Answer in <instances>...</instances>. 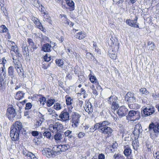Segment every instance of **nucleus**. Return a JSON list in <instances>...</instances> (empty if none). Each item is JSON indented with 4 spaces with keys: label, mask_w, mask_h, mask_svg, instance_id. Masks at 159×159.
I'll return each instance as SVG.
<instances>
[{
    "label": "nucleus",
    "mask_w": 159,
    "mask_h": 159,
    "mask_svg": "<svg viewBox=\"0 0 159 159\" xmlns=\"http://www.w3.org/2000/svg\"><path fill=\"white\" fill-rule=\"evenodd\" d=\"M29 157H30V159H38L35 155L32 152L30 153L29 154Z\"/></svg>",
    "instance_id": "bf43d9fd"
},
{
    "label": "nucleus",
    "mask_w": 159,
    "mask_h": 159,
    "mask_svg": "<svg viewBox=\"0 0 159 159\" xmlns=\"http://www.w3.org/2000/svg\"><path fill=\"white\" fill-rule=\"evenodd\" d=\"M8 30V29L6 26L4 25H2L0 27V32L1 33H3L7 32Z\"/></svg>",
    "instance_id": "58836bf2"
},
{
    "label": "nucleus",
    "mask_w": 159,
    "mask_h": 159,
    "mask_svg": "<svg viewBox=\"0 0 159 159\" xmlns=\"http://www.w3.org/2000/svg\"><path fill=\"white\" fill-rule=\"evenodd\" d=\"M7 62V60L5 57L2 58L0 61V89H2V87L3 90L4 89V80L6 76L5 64Z\"/></svg>",
    "instance_id": "7ed1b4c3"
},
{
    "label": "nucleus",
    "mask_w": 159,
    "mask_h": 159,
    "mask_svg": "<svg viewBox=\"0 0 159 159\" xmlns=\"http://www.w3.org/2000/svg\"><path fill=\"white\" fill-rule=\"evenodd\" d=\"M85 77L83 75L79 76V80L81 82H83L85 80Z\"/></svg>",
    "instance_id": "052dcab7"
},
{
    "label": "nucleus",
    "mask_w": 159,
    "mask_h": 159,
    "mask_svg": "<svg viewBox=\"0 0 159 159\" xmlns=\"http://www.w3.org/2000/svg\"><path fill=\"white\" fill-rule=\"evenodd\" d=\"M109 56L113 59H116V56L115 54H110Z\"/></svg>",
    "instance_id": "774afa93"
},
{
    "label": "nucleus",
    "mask_w": 159,
    "mask_h": 159,
    "mask_svg": "<svg viewBox=\"0 0 159 159\" xmlns=\"http://www.w3.org/2000/svg\"><path fill=\"white\" fill-rule=\"evenodd\" d=\"M66 99V103L67 105L71 106V108H73V107L71 106L72 103L73 102V100L72 98L68 96V95H66L65 97Z\"/></svg>",
    "instance_id": "a878e982"
},
{
    "label": "nucleus",
    "mask_w": 159,
    "mask_h": 159,
    "mask_svg": "<svg viewBox=\"0 0 159 159\" xmlns=\"http://www.w3.org/2000/svg\"><path fill=\"white\" fill-rule=\"evenodd\" d=\"M22 152L23 155L27 156H29V154L31 152H28L27 151L25 150H23Z\"/></svg>",
    "instance_id": "e2e57ef3"
},
{
    "label": "nucleus",
    "mask_w": 159,
    "mask_h": 159,
    "mask_svg": "<svg viewBox=\"0 0 159 159\" xmlns=\"http://www.w3.org/2000/svg\"><path fill=\"white\" fill-rule=\"evenodd\" d=\"M155 108L153 106L147 107L141 111V115L144 117L150 116L155 112Z\"/></svg>",
    "instance_id": "423d86ee"
},
{
    "label": "nucleus",
    "mask_w": 159,
    "mask_h": 159,
    "mask_svg": "<svg viewBox=\"0 0 159 159\" xmlns=\"http://www.w3.org/2000/svg\"><path fill=\"white\" fill-rule=\"evenodd\" d=\"M15 55L17 57V58H18V59H19L20 58H21V55L20 53L19 50H16V51L15 52Z\"/></svg>",
    "instance_id": "603ef678"
},
{
    "label": "nucleus",
    "mask_w": 159,
    "mask_h": 159,
    "mask_svg": "<svg viewBox=\"0 0 159 159\" xmlns=\"http://www.w3.org/2000/svg\"><path fill=\"white\" fill-rule=\"evenodd\" d=\"M140 92L142 94H145L146 95H148L149 92L145 88H142L140 89Z\"/></svg>",
    "instance_id": "a19ab883"
},
{
    "label": "nucleus",
    "mask_w": 159,
    "mask_h": 159,
    "mask_svg": "<svg viewBox=\"0 0 159 159\" xmlns=\"http://www.w3.org/2000/svg\"><path fill=\"white\" fill-rule=\"evenodd\" d=\"M142 128L140 124H138L136 125L134 128L133 132V134L136 136L139 135L140 133L141 132L142 130Z\"/></svg>",
    "instance_id": "dca6fc26"
},
{
    "label": "nucleus",
    "mask_w": 159,
    "mask_h": 159,
    "mask_svg": "<svg viewBox=\"0 0 159 159\" xmlns=\"http://www.w3.org/2000/svg\"><path fill=\"white\" fill-rule=\"evenodd\" d=\"M39 101L41 103L42 102V104L44 105L46 102V98L45 97L42 96L39 98Z\"/></svg>",
    "instance_id": "de8ad7c7"
},
{
    "label": "nucleus",
    "mask_w": 159,
    "mask_h": 159,
    "mask_svg": "<svg viewBox=\"0 0 159 159\" xmlns=\"http://www.w3.org/2000/svg\"><path fill=\"white\" fill-rule=\"evenodd\" d=\"M85 135V134L83 132H80L78 134L77 136L79 138H83Z\"/></svg>",
    "instance_id": "13d9d810"
},
{
    "label": "nucleus",
    "mask_w": 159,
    "mask_h": 159,
    "mask_svg": "<svg viewBox=\"0 0 159 159\" xmlns=\"http://www.w3.org/2000/svg\"><path fill=\"white\" fill-rule=\"evenodd\" d=\"M32 107V105L31 103L28 102L26 104V107L25 108V110H29Z\"/></svg>",
    "instance_id": "4d7b16f0"
},
{
    "label": "nucleus",
    "mask_w": 159,
    "mask_h": 159,
    "mask_svg": "<svg viewBox=\"0 0 159 159\" xmlns=\"http://www.w3.org/2000/svg\"><path fill=\"white\" fill-rule=\"evenodd\" d=\"M102 128L108 126V125L110 124V122L108 121H104L101 122Z\"/></svg>",
    "instance_id": "37998d69"
},
{
    "label": "nucleus",
    "mask_w": 159,
    "mask_h": 159,
    "mask_svg": "<svg viewBox=\"0 0 159 159\" xmlns=\"http://www.w3.org/2000/svg\"><path fill=\"white\" fill-rule=\"evenodd\" d=\"M152 96L154 98H159V93H153Z\"/></svg>",
    "instance_id": "69168bd1"
},
{
    "label": "nucleus",
    "mask_w": 159,
    "mask_h": 159,
    "mask_svg": "<svg viewBox=\"0 0 159 159\" xmlns=\"http://www.w3.org/2000/svg\"><path fill=\"white\" fill-rule=\"evenodd\" d=\"M43 136L47 138L50 139L51 136V132L48 130L47 129H45L43 133Z\"/></svg>",
    "instance_id": "c756f323"
},
{
    "label": "nucleus",
    "mask_w": 159,
    "mask_h": 159,
    "mask_svg": "<svg viewBox=\"0 0 159 159\" xmlns=\"http://www.w3.org/2000/svg\"><path fill=\"white\" fill-rule=\"evenodd\" d=\"M55 102L54 99H50L48 100L47 102V106L48 107H51L54 103Z\"/></svg>",
    "instance_id": "ea45409f"
},
{
    "label": "nucleus",
    "mask_w": 159,
    "mask_h": 159,
    "mask_svg": "<svg viewBox=\"0 0 159 159\" xmlns=\"http://www.w3.org/2000/svg\"><path fill=\"white\" fill-rule=\"evenodd\" d=\"M52 127L53 129L58 131L62 129L63 128V126L62 124L57 122L52 125Z\"/></svg>",
    "instance_id": "4be33fe9"
},
{
    "label": "nucleus",
    "mask_w": 159,
    "mask_h": 159,
    "mask_svg": "<svg viewBox=\"0 0 159 159\" xmlns=\"http://www.w3.org/2000/svg\"><path fill=\"white\" fill-rule=\"evenodd\" d=\"M132 145L134 149L136 150H137L138 145L136 141H133L132 143Z\"/></svg>",
    "instance_id": "5fc2aeb1"
},
{
    "label": "nucleus",
    "mask_w": 159,
    "mask_h": 159,
    "mask_svg": "<svg viewBox=\"0 0 159 159\" xmlns=\"http://www.w3.org/2000/svg\"><path fill=\"white\" fill-rule=\"evenodd\" d=\"M13 60V62L14 64L15 68H17L18 67H21V66L20 62L19 61V59L17 58V57L15 55L12 56L11 57Z\"/></svg>",
    "instance_id": "f3484780"
},
{
    "label": "nucleus",
    "mask_w": 159,
    "mask_h": 159,
    "mask_svg": "<svg viewBox=\"0 0 159 159\" xmlns=\"http://www.w3.org/2000/svg\"><path fill=\"white\" fill-rule=\"evenodd\" d=\"M86 56V58L90 60H92L93 58H94L93 55L90 53H87Z\"/></svg>",
    "instance_id": "09e8293b"
},
{
    "label": "nucleus",
    "mask_w": 159,
    "mask_h": 159,
    "mask_svg": "<svg viewBox=\"0 0 159 159\" xmlns=\"http://www.w3.org/2000/svg\"><path fill=\"white\" fill-rule=\"evenodd\" d=\"M152 131L154 133H159V123L154 124L153 123H152L150 124L148 127V131L151 133V132Z\"/></svg>",
    "instance_id": "9b49d317"
},
{
    "label": "nucleus",
    "mask_w": 159,
    "mask_h": 159,
    "mask_svg": "<svg viewBox=\"0 0 159 159\" xmlns=\"http://www.w3.org/2000/svg\"><path fill=\"white\" fill-rule=\"evenodd\" d=\"M138 17L135 16L134 20L127 19L126 20V23L129 26L134 28H139V23H137Z\"/></svg>",
    "instance_id": "9d476101"
},
{
    "label": "nucleus",
    "mask_w": 159,
    "mask_h": 159,
    "mask_svg": "<svg viewBox=\"0 0 159 159\" xmlns=\"http://www.w3.org/2000/svg\"><path fill=\"white\" fill-rule=\"evenodd\" d=\"M54 108L57 110H59L61 109L62 107V106L59 103H55L53 106Z\"/></svg>",
    "instance_id": "79ce46f5"
},
{
    "label": "nucleus",
    "mask_w": 159,
    "mask_h": 159,
    "mask_svg": "<svg viewBox=\"0 0 159 159\" xmlns=\"http://www.w3.org/2000/svg\"><path fill=\"white\" fill-rule=\"evenodd\" d=\"M125 101L128 102L129 107L130 109H135V106L137 104L134 103L136 102L135 94L131 92H128L125 96Z\"/></svg>",
    "instance_id": "20e7f679"
},
{
    "label": "nucleus",
    "mask_w": 159,
    "mask_h": 159,
    "mask_svg": "<svg viewBox=\"0 0 159 159\" xmlns=\"http://www.w3.org/2000/svg\"><path fill=\"white\" fill-rule=\"evenodd\" d=\"M117 146L118 144L116 143H113L109 148H110L111 152H114L115 151V149L117 148Z\"/></svg>",
    "instance_id": "72a5a7b5"
},
{
    "label": "nucleus",
    "mask_w": 159,
    "mask_h": 159,
    "mask_svg": "<svg viewBox=\"0 0 159 159\" xmlns=\"http://www.w3.org/2000/svg\"><path fill=\"white\" fill-rule=\"evenodd\" d=\"M43 20L44 22H47L50 24H52V21L50 17L49 18L44 17L43 19Z\"/></svg>",
    "instance_id": "864d4df0"
},
{
    "label": "nucleus",
    "mask_w": 159,
    "mask_h": 159,
    "mask_svg": "<svg viewBox=\"0 0 159 159\" xmlns=\"http://www.w3.org/2000/svg\"><path fill=\"white\" fill-rule=\"evenodd\" d=\"M101 129V133L102 134H107L108 137L111 136V134L113 131L112 129L109 126L103 127Z\"/></svg>",
    "instance_id": "4468645a"
},
{
    "label": "nucleus",
    "mask_w": 159,
    "mask_h": 159,
    "mask_svg": "<svg viewBox=\"0 0 159 159\" xmlns=\"http://www.w3.org/2000/svg\"><path fill=\"white\" fill-rule=\"evenodd\" d=\"M84 108L85 111L87 112L89 114H91L93 112V107L91 103L88 101H85V105Z\"/></svg>",
    "instance_id": "f8f14e48"
},
{
    "label": "nucleus",
    "mask_w": 159,
    "mask_h": 159,
    "mask_svg": "<svg viewBox=\"0 0 159 159\" xmlns=\"http://www.w3.org/2000/svg\"><path fill=\"white\" fill-rule=\"evenodd\" d=\"M8 75L11 78H14L15 76V72L14 67L12 66H10L8 68Z\"/></svg>",
    "instance_id": "a211bd4d"
},
{
    "label": "nucleus",
    "mask_w": 159,
    "mask_h": 159,
    "mask_svg": "<svg viewBox=\"0 0 159 159\" xmlns=\"http://www.w3.org/2000/svg\"><path fill=\"white\" fill-rule=\"evenodd\" d=\"M27 42L29 44L28 47L30 48L33 49V51H34L37 48L36 45L35 44L32 39L28 38L27 39Z\"/></svg>",
    "instance_id": "412c9836"
},
{
    "label": "nucleus",
    "mask_w": 159,
    "mask_h": 159,
    "mask_svg": "<svg viewBox=\"0 0 159 159\" xmlns=\"http://www.w3.org/2000/svg\"><path fill=\"white\" fill-rule=\"evenodd\" d=\"M70 20L66 18V17H65L62 19V22L63 23L66 24L67 25H69L70 24Z\"/></svg>",
    "instance_id": "3c124183"
},
{
    "label": "nucleus",
    "mask_w": 159,
    "mask_h": 159,
    "mask_svg": "<svg viewBox=\"0 0 159 159\" xmlns=\"http://www.w3.org/2000/svg\"><path fill=\"white\" fill-rule=\"evenodd\" d=\"M51 46L48 43H46L43 45L42 50L45 52H48L51 50Z\"/></svg>",
    "instance_id": "393cba45"
},
{
    "label": "nucleus",
    "mask_w": 159,
    "mask_h": 159,
    "mask_svg": "<svg viewBox=\"0 0 159 159\" xmlns=\"http://www.w3.org/2000/svg\"><path fill=\"white\" fill-rule=\"evenodd\" d=\"M55 62L56 64L60 67H62L64 64L63 60L61 59H57L56 60Z\"/></svg>",
    "instance_id": "c9c22d12"
},
{
    "label": "nucleus",
    "mask_w": 159,
    "mask_h": 159,
    "mask_svg": "<svg viewBox=\"0 0 159 159\" xmlns=\"http://www.w3.org/2000/svg\"><path fill=\"white\" fill-rule=\"evenodd\" d=\"M86 36V35L82 32H79L76 33L75 35V37L78 39H84Z\"/></svg>",
    "instance_id": "cd10ccee"
},
{
    "label": "nucleus",
    "mask_w": 159,
    "mask_h": 159,
    "mask_svg": "<svg viewBox=\"0 0 159 159\" xmlns=\"http://www.w3.org/2000/svg\"><path fill=\"white\" fill-rule=\"evenodd\" d=\"M71 122L72 125H74L75 127H77L80 123V116L78 113L76 112H73L72 115Z\"/></svg>",
    "instance_id": "6e6552de"
},
{
    "label": "nucleus",
    "mask_w": 159,
    "mask_h": 159,
    "mask_svg": "<svg viewBox=\"0 0 159 159\" xmlns=\"http://www.w3.org/2000/svg\"><path fill=\"white\" fill-rule=\"evenodd\" d=\"M63 136L61 132H57L54 135V138L56 142H60L62 139Z\"/></svg>",
    "instance_id": "6ab92c4d"
},
{
    "label": "nucleus",
    "mask_w": 159,
    "mask_h": 159,
    "mask_svg": "<svg viewBox=\"0 0 159 159\" xmlns=\"http://www.w3.org/2000/svg\"><path fill=\"white\" fill-rule=\"evenodd\" d=\"M32 4L35 7L39 8L40 7L39 3L38 0H34L31 2Z\"/></svg>",
    "instance_id": "c03bdc74"
},
{
    "label": "nucleus",
    "mask_w": 159,
    "mask_h": 159,
    "mask_svg": "<svg viewBox=\"0 0 159 159\" xmlns=\"http://www.w3.org/2000/svg\"><path fill=\"white\" fill-rule=\"evenodd\" d=\"M118 100L117 97L115 96H111L108 98L107 100L108 102L110 104L113 103L115 101H117Z\"/></svg>",
    "instance_id": "c85d7f7f"
},
{
    "label": "nucleus",
    "mask_w": 159,
    "mask_h": 159,
    "mask_svg": "<svg viewBox=\"0 0 159 159\" xmlns=\"http://www.w3.org/2000/svg\"><path fill=\"white\" fill-rule=\"evenodd\" d=\"M124 151L123 153L125 157H128L132 153V150L130 145H127L124 146Z\"/></svg>",
    "instance_id": "2eb2a0df"
},
{
    "label": "nucleus",
    "mask_w": 159,
    "mask_h": 159,
    "mask_svg": "<svg viewBox=\"0 0 159 159\" xmlns=\"http://www.w3.org/2000/svg\"><path fill=\"white\" fill-rule=\"evenodd\" d=\"M65 50L66 52H67L68 54L70 56V54H71L73 52L72 51L71 48L69 47H67L66 48L65 47Z\"/></svg>",
    "instance_id": "8fccbe9b"
},
{
    "label": "nucleus",
    "mask_w": 159,
    "mask_h": 159,
    "mask_svg": "<svg viewBox=\"0 0 159 159\" xmlns=\"http://www.w3.org/2000/svg\"><path fill=\"white\" fill-rule=\"evenodd\" d=\"M66 3L69 7V8L70 11H72L75 10V3L72 0H67Z\"/></svg>",
    "instance_id": "5701e85b"
},
{
    "label": "nucleus",
    "mask_w": 159,
    "mask_h": 159,
    "mask_svg": "<svg viewBox=\"0 0 159 159\" xmlns=\"http://www.w3.org/2000/svg\"><path fill=\"white\" fill-rule=\"evenodd\" d=\"M51 57L49 54L48 53H46L44 57V59L46 61H49L51 60Z\"/></svg>",
    "instance_id": "a18cd8bd"
},
{
    "label": "nucleus",
    "mask_w": 159,
    "mask_h": 159,
    "mask_svg": "<svg viewBox=\"0 0 159 159\" xmlns=\"http://www.w3.org/2000/svg\"><path fill=\"white\" fill-rule=\"evenodd\" d=\"M25 93L22 91L17 92L15 96V98L16 99L19 100L22 99L24 96Z\"/></svg>",
    "instance_id": "b1692460"
},
{
    "label": "nucleus",
    "mask_w": 159,
    "mask_h": 159,
    "mask_svg": "<svg viewBox=\"0 0 159 159\" xmlns=\"http://www.w3.org/2000/svg\"><path fill=\"white\" fill-rule=\"evenodd\" d=\"M10 42L11 43V45L10 52L11 54V56L12 57V56L16 55L15 52L16 51L17 49V50H18L19 49L16 45H14L15 43L13 42L10 41Z\"/></svg>",
    "instance_id": "aec40b11"
},
{
    "label": "nucleus",
    "mask_w": 159,
    "mask_h": 159,
    "mask_svg": "<svg viewBox=\"0 0 159 159\" xmlns=\"http://www.w3.org/2000/svg\"><path fill=\"white\" fill-rule=\"evenodd\" d=\"M31 134L33 136H37L39 135V132L36 131H33L32 132Z\"/></svg>",
    "instance_id": "680f3d73"
},
{
    "label": "nucleus",
    "mask_w": 159,
    "mask_h": 159,
    "mask_svg": "<svg viewBox=\"0 0 159 159\" xmlns=\"http://www.w3.org/2000/svg\"><path fill=\"white\" fill-rule=\"evenodd\" d=\"M15 68L16 69L17 72L20 76L23 78L25 77L24 74V70L21 67V66L18 67H17V68Z\"/></svg>",
    "instance_id": "bb28decb"
},
{
    "label": "nucleus",
    "mask_w": 159,
    "mask_h": 159,
    "mask_svg": "<svg viewBox=\"0 0 159 159\" xmlns=\"http://www.w3.org/2000/svg\"><path fill=\"white\" fill-rule=\"evenodd\" d=\"M89 75V80L90 81L93 83H96L98 81L97 79H96V77L93 75Z\"/></svg>",
    "instance_id": "4c0bfd02"
},
{
    "label": "nucleus",
    "mask_w": 159,
    "mask_h": 159,
    "mask_svg": "<svg viewBox=\"0 0 159 159\" xmlns=\"http://www.w3.org/2000/svg\"><path fill=\"white\" fill-rule=\"evenodd\" d=\"M114 159H124L125 157L122 154L119 153H115L114 156Z\"/></svg>",
    "instance_id": "e433bc0d"
},
{
    "label": "nucleus",
    "mask_w": 159,
    "mask_h": 159,
    "mask_svg": "<svg viewBox=\"0 0 159 159\" xmlns=\"http://www.w3.org/2000/svg\"><path fill=\"white\" fill-rule=\"evenodd\" d=\"M6 116L10 120H12L16 116V112L13 107H9L7 109Z\"/></svg>",
    "instance_id": "0eeeda50"
},
{
    "label": "nucleus",
    "mask_w": 159,
    "mask_h": 159,
    "mask_svg": "<svg viewBox=\"0 0 159 159\" xmlns=\"http://www.w3.org/2000/svg\"><path fill=\"white\" fill-rule=\"evenodd\" d=\"M59 117L60 119L59 120L66 122L70 120L69 114L66 111L64 110L61 113Z\"/></svg>",
    "instance_id": "1a4fd4ad"
},
{
    "label": "nucleus",
    "mask_w": 159,
    "mask_h": 159,
    "mask_svg": "<svg viewBox=\"0 0 159 159\" xmlns=\"http://www.w3.org/2000/svg\"><path fill=\"white\" fill-rule=\"evenodd\" d=\"M72 131L69 130H67L64 132V134L66 137H68V138L70 139L72 137Z\"/></svg>",
    "instance_id": "2f4dec72"
},
{
    "label": "nucleus",
    "mask_w": 159,
    "mask_h": 159,
    "mask_svg": "<svg viewBox=\"0 0 159 159\" xmlns=\"http://www.w3.org/2000/svg\"><path fill=\"white\" fill-rule=\"evenodd\" d=\"M22 123L17 121L14 123L11 128L10 136L13 141H17L19 139V134L22 133L23 130Z\"/></svg>",
    "instance_id": "f03ea898"
},
{
    "label": "nucleus",
    "mask_w": 159,
    "mask_h": 159,
    "mask_svg": "<svg viewBox=\"0 0 159 159\" xmlns=\"http://www.w3.org/2000/svg\"><path fill=\"white\" fill-rule=\"evenodd\" d=\"M119 107V104L118 103V100L117 101H115L113 103L111 104V108L113 110L117 109Z\"/></svg>",
    "instance_id": "473e14b6"
},
{
    "label": "nucleus",
    "mask_w": 159,
    "mask_h": 159,
    "mask_svg": "<svg viewBox=\"0 0 159 159\" xmlns=\"http://www.w3.org/2000/svg\"><path fill=\"white\" fill-rule=\"evenodd\" d=\"M60 150H56L55 147L51 149L50 148H46L42 151V153L43 155L46 156L47 157H54L57 155L61 154V152H65L70 148L68 144H65L58 145L57 147Z\"/></svg>",
    "instance_id": "f257e3e1"
},
{
    "label": "nucleus",
    "mask_w": 159,
    "mask_h": 159,
    "mask_svg": "<svg viewBox=\"0 0 159 159\" xmlns=\"http://www.w3.org/2000/svg\"><path fill=\"white\" fill-rule=\"evenodd\" d=\"M28 47L25 46L23 48V54L25 57L29 56V52Z\"/></svg>",
    "instance_id": "f704fd0d"
},
{
    "label": "nucleus",
    "mask_w": 159,
    "mask_h": 159,
    "mask_svg": "<svg viewBox=\"0 0 159 159\" xmlns=\"http://www.w3.org/2000/svg\"><path fill=\"white\" fill-rule=\"evenodd\" d=\"M98 159H105V155L103 153L100 154L98 156Z\"/></svg>",
    "instance_id": "338daca9"
},
{
    "label": "nucleus",
    "mask_w": 159,
    "mask_h": 159,
    "mask_svg": "<svg viewBox=\"0 0 159 159\" xmlns=\"http://www.w3.org/2000/svg\"><path fill=\"white\" fill-rule=\"evenodd\" d=\"M101 123L100 122L98 123H97L95 124L94 126L93 129H95V130L96 129H98V131L101 132L102 129H101L102 128V127L101 125Z\"/></svg>",
    "instance_id": "7c9ffc66"
},
{
    "label": "nucleus",
    "mask_w": 159,
    "mask_h": 159,
    "mask_svg": "<svg viewBox=\"0 0 159 159\" xmlns=\"http://www.w3.org/2000/svg\"><path fill=\"white\" fill-rule=\"evenodd\" d=\"M42 122L43 121L41 119L37 120L35 124L36 127H38L40 126L42 124Z\"/></svg>",
    "instance_id": "49530a36"
},
{
    "label": "nucleus",
    "mask_w": 159,
    "mask_h": 159,
    "mask_svg": "<svg viewBox=\"0 0 159 159\" xmlns=\"http://www.w3.org/2000/svg\"><path fill=\"white\" fill-rule=\"evenodd\" d=\"M48 113L49 115H51L54 114L55 111L51 108L48 109Z\"/></svg>",
    "instance_id": "6e6d98bb"
},
{
    "label": "nucleus",
    "mask_w": 159,
    "mask_h": 159,
    "mask_svg": "<svg viewBox=\"0 0 159 159\" xmlns=\"http://www.w3.org/2000/svg\"><path fill=\"white\" fill-rule=\"evenodd\" d=\"M56 38L61 43H62L64 40V37L62 36L60 37L57 36Z\"/></svg>",
    "instance_id": "0e129e2a"
},
{
    "label": "nucleus",
    "mask_w": 159,
    "mask_h": 159,
    "mask_svg": "<svg viewBox=\"0 0 159 159\" xmlns=\"http://www.w3.org/2000/svg\"><path fill=\"white\" fill-rule=\"evenodd\" d=\"M126 117L128 120L134 121L140 118L141 114L138 111L131 110L129 111Z\"/></svg>",
    "instance_id": "39448f33"
},
{
    "label": "nucleus",
    "mask_w": 159,
    "mask_h": 159,
    "mask_svg": "<svg viewBox=\"0 0 159 159\" xmlns=\"http://www.w3.org/2000/svg\"><path fill=\"white\" fill-rule=\"evenodd\" d=\"M128 111V109L125 106H122L120 107L117 111V114L120 116H124L127 114Z\"/></svg>",
    "instance_id": "ddd939ff"
}]
</instances>
